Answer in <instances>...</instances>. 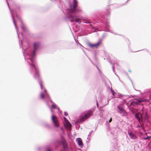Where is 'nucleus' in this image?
<instances>
[{
    "label": "nucleus",
    "instance_id": "nucleus-4",
    "mask_svg": "<svg viewBox=\"0 0 151 151\" xmlns=\"http://www.w3.org/2000/svg\"><path fill=\"white\" fill-rule=\"evenodd\" d=\"M102 40H100L97 43L93 44L91 43H88V45L91 48H97L100 46Z\"/></svg>",
    "mask_w": 151,
    "mask_h": 151
},
{
    "label": "nucleus",
    "instance_id": "nucleus-18",
    "mask_svg": "<svg viewBox=\"0 0 151 151\" xmlns=\"http://www.w3.org/2000/svg\"><path fill=\"white\" fill-rule=\"evenodd\" d=\"M63 147L64 149H65L66 148V145H65L64 143H63Z\"/></svg>",
    "mask_w": 151,
    "mask_h": 151
},
{
    "label": "nucleus",
    "instance_id": "nucleus-28",
    "mask_svg": "<svg viewBox=\"0 0 151 151\" xmlns=\"http://www.w3.org/2000/svg\"><path fill=\"white\" fill-rule=\"evenodd\" d=\"M150 55H151V53H150Z\"/></svg>",
    "mask_w": 151,
    "mask_h": 151
},
{
    "label": "nucleus",
    "instance_id": "nucleus-7",
    "mask_svg": "<svg viewBox=\"0 0 151 151\" xmlns=\"http://www.w3.org/2000/svg\"><path fill=\"white\" fill-rule=\"evenodd\" d=\"M128 134L129 135L130 138L133 139H137V137L134 134H133L131 132H128Z\"/></svg>",
    "mask_w": 151,
    "mask_h": 151
},
{
    "label": "nucleus",
    "instance_id": "nucleus-3",
    "mask_svg": "<svg viewBox=\"0 0 151 151\" xmlns=\"http://www.w3.org/2000/svg\"><path fill=\"white\" fill-rule=\"evenodd\" d=\"M146 101H146L145 99H140L139 100L135 99L133 100L130 103V106H133L134 105H137L139 104L141 102H144Z\"/></svg>",
    "mask_w": 151,
    "mask_h": 151
},
{
    "label": "nucleus",
    "instance_id": "nucleus-27",
    "mask_svg": "<svg viewBox=\"0 0 151 151\" xmlns=\"http://www.w3.org/2000/svg\"><path fill=\"white\" fill-rule=\"evenodd\" d=\"M30 60H31V61H32V60L31 59H30Z\"/></svg>",
    "mask_w": 151,
    "mask_h": 151
},
{
    "label": "nucleus",
    "instance_id": "nucleus-23",
    "mask_svg": "<svg viewBox=\"0 0 151 151\" xmlns=\"http://www.w3.org/2000/svg\"><path fill=\"white\" fill-rule=\"evenodd\" d=\"M112 121V119L111 118L109 120V122H111Z\"/></svg>",
    "mask_w": 151,
    "mask_h": 151
},
{
    "label": "nucleus",
    "instance_id": "nucleus-16",
    "mask_svg": "<svg viewBox=\"0 0 151 151\" xmlns=\"http://www.w3.org/2000/svg\"><path fill=\"white\" fill-rule=\"evenodd\" d=\"M45 95L43 94V93H41L40 94V97L42 99H43L45 97Z\"/></svg>",
    "mask_w": 151,
    "mask_h": 151
},
{
    "label": "nucleus",
    "instance_id": "nucleus-5",
    "mask_svg": "<svg viewBox=\"0 0 151 151\" xmlns=\"http://www.w3.org/2000/svg\"><path fill=\"white\" fill-rule=\"evenodd\" d=\"M52 120L55 126L57 127H59V123L56 117L54 115H52Z\"/></svg>",
    "mask_w": 151,
    "mask_h": 151
},
{
    "label": "nucleus",
    "instance_id": "nucleus-11",
    "mask_svg": "<svg viewBox=\"0 0 151 151\" xmlns=\"http://www.w3.org/2000/svg\"><path fill=\"white\" fill-rule=\"evenodd\" d=\"M77 141L78 144L79 146H82L83 145V142L82 140L80 138H78L77 139Z\"/></svg>",
    "mask_w": 151,
    "mask_h": 151
},
{
    "label": "nucleus",
    "instance_id": "nucleus-8",
    "mask_svg": "<svg viewBox=\"0 0 151 151\" xmlns=\"http://www.w3.org/2000/svg\"><path fill=\"white\" fill-rule=\"evenodd\" d=\"M82 11V9L80 7H77L75 8L74 10H71L70 12L71 13H75L76 12H80Z\"/></svg>",
    "mask_w": 151,
    "mask_h": 151
},
{
    "label": "nucleus",
    "instance_id": "nucleus-6",
    "mask_svg": "<svg viewBox=\"0 0 151 151\" xmlns=\"http://www.w3.org/2000/svg\"><path fill=\"white\" fill-rule=\"evenodd\" d=\"M32 67H33L35 69V77L36 78H38L39 77V71L35 67L34 64L31 65Z\"/></svg>",
    "mask_w": 151,
    "mask_h": 151
},
{
    "label": "nucleus",
    "instance_id": "nucleus-22",
    "mask_svg": "<svg viewBox=\"0 0 151 151\" xmlns=\"http://www.w3.org/2000/svg\"><path fill=\"white\" fill-rule=\"evenodd\" d=\"M150 137H146L145 138V139H148L149 138H150Z\"/></svg>",
    "mask_w": 151,
    "mask_h": 151
},
{
    "label": "nucleus",
    "instance_id": "nucleus-15",
    "mask_svg": "<svg viewBox=\"0 0 151 151\" xmlns=\"http://www.w3.org/2000/svg\"><path fill=\"white\" fill-rule=\"evenodd\" d=\"M52 108L54 109H56L57 108L56 105L54 103H53L52 106Z\"/></svg>",
    "mask_w": 151,
    "mask_h": 151
},
{
    "label": "nucleus",
    "instance_id": "nucleus-13",
    "mask_svg": "<svg viewBox=\"0 0 151 151\" xmlns=\"http://www.w3.org/2000/svg\"><path fill=\"white\" fill-rule=\"evenodd\" d=\"M74 16L73 15H70L69 17V19H71L69 20L70 22H73L74 21V20L73 19L74 18Z\"/></svg>",
    "mask_w": 151,
    "mask_h": 151
},
{
    "label": "nucleus",
    "instance_id": "nucleus-9",
    "mask_svg": "<svg viewBox=\"0 0 151 151\" xmlns=\"http://www.w3.org/2000/svg\"><path fill=\"white\" fill-rule=\"evenodd\" d=\"M78 4V2L76 0H73V7L70 9V11L71 10H74L75 8L77 7Z\"/></svg>",
    "mask_w": 151,
    "mask_h": 151
},
{
    "label": "nucleus",
    "instance_id": "nucleus-2",
    "mask_svg": "<svg viewBox=\"0 0 151 151\" xmlns=\"http://www.w3.org/2000/svg\"><path fill=\"white\" fill-rule=\"evenodd\" d=\"M143 114V112L142 114L140 112H139L135 114V117L138 120V122L139 123L141 127L144 125L142 117V115Z\"/></svg>",
    "mask_w": 151,
    "mask_h": 151
},
{
    "label": "nucleus",
    "instance_id": "nucleus-17",
    "mask_svg": "<svg viewBox=\"0 0 151 151\" xmlns=\"http://www.w3.org/2000/svg\"><path fill=\"white\" fill-rule=\"evenodd\" d=\"M75 21L77 22L80 23V19H77L75 20Z\"/></svg>",
    "mask_w": 151,
    "mask_h": 151
},
{
    "label": "nucleus",
    "instance_id": "nucleus-24",
    "mask_svg": "<svg viewBox=\"0 0 151 151\" xmlns=\"http://www.w3.org/2000/svg\"><path fill=\"white\" fill-rule=\"evenodd\" d=\"M143 125L142 126V127H141V125H140H140H139V126H138V127H142Z\"/></svg>",
    "mask_w": 151,
    "mask_h": 151
},
{
    "label": "nucleus",
    "instance_id": "nucleus-12",
    "mask_svg": "<svg viewBox=\"0 0 151 151\" xmlns=\"http://www.w3.org/2000/svg\"><path fill=\"white\" fill-rule=\"evenodd\" d=\"M64 121L66 123L67 125L69 127H70L71 126V124L66 119L65 117H64Z\"/></svg>",
    "mask_w": 151,
    "mask_h": 151
},
{
    "label": "nucleus",
    "instance_id": "nucleus-1",
    "mask_svg": "<svg viewBox=\"0 0 151 151\" xmlns=\"http://www.w3.org/2000/svg\"><path fill=\"white\" fill-rule=\"evenodd\" d=\"M94 111L93 109H91L88 110L87 112L84 115L81 116L80 118L81 121H83L89 118L93 115V112Z\"/></svg>",
    "mask_w": 151,
    "mask_h": 151
},
{
    "label": "nucleus",
    "instance_id": "nucleus-25",
    "mask_svg": "<svg viewBox=\"0 0 151 151\" xmlns=\"http://www.w3.org/2000/svg\"><path fill=\"white\" fill-rule=\"evenodd\" d=\"M47 151H50V149H48V150H47Z\"/></svg>",
    "mask_w": 151,
    "mask_h": 151
},
{
    "label": "nucleus",
    "instance_id": "nucleus-14",
    "mask_svg": "<svg viewBox=\"0 0 151 151\" xmlns=\"http://www.w3.org/2000/svg\"><path fill=\"white\" fill-rule=\"evenodd\" d=\"M118 108L120 111H122L123 112L124 111V109L122 107H120L119 106H118Z\"/></svg>",
    "mask_w": 151,
    "mask_h": 151
},
{
    "label": "nucleus",
    "instance_id": "nucleus-10",
    "mask_svg": "<svg viewBox=\"0 0 151 151\" xmlns=\"http://www.w3.org/2000/svg\"><path fill=\"white\" fill-rule=\"evenodd\" d=\"M39 45V44L38 42H35L34 44V51L33 53H35L36 50L37 49Z\"/></svg>",
    "mask_w": 151,
    "mask_h": 151
},
{
    "label": "nucleus",
    "instance_id": "nucleus-20",
    "mask_svg": "<svg viewBox=\"0 0 151 151\" xmlns=\"http://www.w3.org/2000/svg\"><path fill=\"white\" fill-rule=\"evenodd\" d=\"M64 115H65V116H66L67 115H68V114L66 112H65L64 113Z\"/></svg>",
    "mask_w": 151,
    "mask_h": 151
},
{
    "label": "nucleus",
    "instance_id": "nucleus-19",
    "mask_svg": "<svg viewBox=\"0 0 151 151\" xmlns=\"http://www.w3.org/2000/svg\"><path fill=\"white\" fill-rule=\"evenodd\" d=\"M145 116L146 117L145 118V117H144L143 118V119H145L146 118V117H147V113L146 112L145 113Z\"/></svg>",
    "mask_w": 151,
    "mask_h": 151
},
{
    "label": "nucleus",
    "instance_id": "nucleus-26",
    "mask_svg": "<svg viewBox=\"0 0 151 151\" xmlns=\"http://www.w3.org/2000/svg\"><path fill=\"white\" fill-rule=\"evenodd\" d=\"M41 88L42 89V86H41Z\"/></svg>",
    "mask_w": 151,
    "mask_h": 151
},
{
    "label": "nucleus",
    "instance_id": "nucleus-21",
    "mask_svg": "<svg viewBox=\"0 0 151 151\" xmlns=\"http://www.w3.org/2000/svg\"><path fill=\"white\" fill-rule=\"evenodd\" d=\"M111 91L112 92V95H114V91H113V90H111Z\"/></svg>",
    "mask_w": 151,
    "mask_h": 151
}]
</instances>
